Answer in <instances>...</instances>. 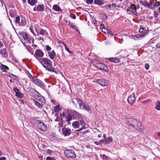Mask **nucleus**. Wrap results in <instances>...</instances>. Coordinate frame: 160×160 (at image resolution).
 <instances>
[{
	"instance_id": "nucleus-38",
	"label": "nucleus",
	"mask_w": 160,
	"mask_h": 160,
	"mask_svg": "<svg viewBox=\"0 0 160 160\" xmlns=\"http://www.w3.org/2000/svg\"><path fill=\"white\" fill-rule=\"evenodd\" d=\"M25 73L27 75L28 78L32 80L34 78L32 76V75L30 74V73L29 72L27 71L26 70L25 71Z\"/></svg>"
},
{
	"instance_id": "nucleus-52",
	"label": "nucleus",
	"mask_w": 160,
	"mask_h": 160,
	"mask_svg": "<svg viewBox=\"0 0 160 160\" xmlns=\"http://www.w3.org/2000/svg\"><path fill=\"white\" fill-rule=\"evenodd\" d=\"M70 17L73 19H75L76 18V16L74 14H71L70 15Z\"/></svg>"
},
{
	"instance_id": "nucleus-4",
	"label": "nucleus",
	"mask_w": 160,
	"mask_h": 160,
	"mask_svg": "<svg viewBox=\"0 0 160 160\" xmlns=\"http://www.w3.org/2000/svg\"><path fill=\"white\" fill-rule=\"evenodd\" d=\"M93 65L97 68L101 70H103L106 72L109 71V69L105 64L101 63H97L96 62V63L93 64Z\"/></svg>"
},
{
	"instance_id": "nucleus-3",
	"label": "nucleus",
	"mask_w": 160,
	"mask_h": 160,
	"mask_svg": "<svg viewBox=\"0 0 160 160\" xmlns=\"http://www.w3.org/2000/svg\"><path fill=\"white\" fill-rule=\"evenodd\" d=\"M65 156L68 158H74L76 157V155L73 150L72 149H66L64 151Z\"/></svg>"
},
{
	"instance_id": "nucleus-13",
	"label": "nucleus",
	"mask_w": 160,
	"mask_h": 160,
	"mask_svg": "<svg viewBox=\"0 0 160 160\" xmlns=\"http://www.w3.org/2000/svg\"><path fill=\"white\" fill-rule=\"evenodd\" d=\"M96 82L102 86H106L108 84L107 81L103 79H97Z\"/></svg>"
},
{
	"instance_id": "nucleus-53",
	"label": "nucleus",
	"mask_w": 160,
	"mask_h": 160,
	"mask_svg": "<svg viewBox=\"0 0 160 160\" xmlns=\"http://www.w3.org/2000/svg\"><path fill=\"white\" fill-rule=\"evenodd\" d=\"M145 68L146 70H148L149 68V65L148 63H146L145 65Z\"/></svg>"
},
{
	"instance_id": "nucleus-6",
	"label": "nucleus",
	"mask_w": 160,
	"mask_h": 160,
	"mask_svg": "<svg viewBox=\"0 0 160 160\" xmlns=\"http://www.w3.org/2000/svg\"><path fill=\"white\" fill-rule=\"evenodd\" d=\"M32 81L35 84L41 88H43L45 87V85L42 81L36 78H34Z\"/></svg>"
},
{
	"instance_id": "nucleus-31",
	"label": "nucleus",
	"mask_w": 160,
	"mask_h": 160,
	"mask_svg": "<svg viewBox=\"0 0 160 160\" xmlns=\"http://www.w3.org/2000/svg\"><path fill=\"white\" fill-rule=\"evenodd\" d=\"M108 59L111 62L116 63L118 62H120V60L116 57L110 58H108Z\"/></svg>"
},
{
	"instance_id": "nucleus-49",
	"label": "nucleus",
	"mask_w": 160,
	"mask_h": 160,
	"mask_svg": "<svg viewBox=\"0 0 160 160\" xmlns=\"http://www.w3.org/2000/svg\"><path fill=\"white\" fill-rule=\"evenodd\" d=\"M105 8L108 10H110L111 9V6L110 5H108L106 4L105 5Z\"/></svg>"
},
{
	"instance_id": "nucleus-40",
	"label": "nucleus",
	"mask_w": 160,
	"mask_h": 160,
	"mask_svg": "<svg viewBox=\"0 0 160 160\" xmlns=\"http://www.w3.org/2000/svg\"><path fill=\"white\" fill-rule=\"evenodd\" d=\"M60 109V106L59 105H57L54 108V111L55 112H58Z\"/></svg>"
},
{
	"instance_id": "nucleus-26",
	"label": "nucleus",
	"mask_w": 160,
	"mask_h": 160,
	"mask_svg": "<svg viewBox=\"0 0 160 160\" xmlns=\"http://www.w3.org/2000/svg\"><path fill=\"white\" fill-rule=\"evenodd\" d=\"M52 10L56 11L61 12L62 11V9L57 5H54L52 7Z\"/></svg>"
},
{
	"instance_id": "nucleus-36",
	"label": "nucleus",
	"mask_w": 160,
	"mask_h": 160,
	"mask_svg": "<svg viewBox=\"0 0 160 160\" xmlns=\"http://www.w3.org/2000/svg\"><path fill=\"white\" fill-rule=\"evenodd\" d=\"M34 103L35 105L39 108H42V105L40 103L37 101L34 100Z\"/></svg>"
},
{
	"instance_id": "nucleus-63",
	"label": "nucleus",
	"mask_w": 160,
	"mask_h": 160,
	"mask_svg": "<svg viewBox=\"0 0 160 160\" xmlns=\"http://www.w3.org/2000/svg\"><path fill=\"white\" fill-rule=\"evenodd\" d=\"M6 158L5 157H3L0 158V160H6Z\"/></svg>"
},
{
	"instance_id": "nucleus-62",
	"label": "nucleus",
	"mask_w": 160,
	"mask_h": 160,
	"mask_svg": "<svg viewBox=\"0 0 160 160\" xmlns=\"http://www.w3.org/2000/svg\"><path fill=\"white\" fill-rule=\"evenodd\" d=\"M65 50L67 51L69 53H71V51L67 47L65 48Z\"/></svg>"
},
{
	"instance_id": "nucleus-44",
	"label": "nucleus",
	"mask_w": 160,
	"mask_h": 160,
	"mask_svg": "<svg viewBox=\"0 0 160 160\" xmlns=\"http://www.w3.org/2000/svg\"><path fill=\"white\" fill-rule=\"evenodd\" d=\"M145 29L146 28H140L139 29V32L140 33H143L145 31H146Z\"/></svg>"
},
{
	"instance_id": "nucleus-42",
	"label": "nucleus",
	"mask_w": 160,
	"mask_h": 160,
	"mask_svg": "<svg viewBox=\"0 0 160 160\" xmlns=\"http://www.w3.org/2000/svg\"><path fill=\"white\" fill-rule=\"evenodd\" d=\"M160 5V3L159 2H157L156 1L154 2L153 7H152L153 8L154 7H157L158 6H159Z\"/></svg>"
},
{
	"instance_id": "nucleus-14",
	"label": "nucleus",
	"mask_w": 160,
	"mask_h": 160,
	"mask_svg": "<svg viewBox=\"0 0 160 160\" xmlns=\"http://www.w3.org/2000/svg\"><path fill=\"white\" fill-rule=\"evenodd\" d=\"M136 6L133 4H132L131 5V7L129 8V9H128V11H129L132 12L133 14L136 16H137V12L136 11Z\"/></svg>"
},
{
	"instance_id": "nucleus-54",
	"label": "nucleus",
	"mask_w": 160,
	"mask_h": 160,
	"mask_svg": "<svg viewBox=\"0 0 160 160\" xmlns=\"http://www.w3.org/2000/svg\"><path fill=\"white\" fill-rule=\"evenodd\" d=\"M102 158L104 160H107L108 159V157L105 155H102Z\"/></svg>"
},
{
	"instance_id": "nucleus-57",
	"label": "nucleus",
	"mask_w": 160,
	"mask_h": 160,
	"mask_svg": "<svg viewBox=\"0 0 160 160\" xmlns=\"http://www.w3.org/2000/svg\"><path fill=\"white\" fill-rule=\"evenodd\" d=\"M156 47V48L160 49V42L157 44Z\"/></svg>"
},
{
	"instance_id": "nucleus-17",
	"label": "nucleus",
	"mask_w": 160,
	"mask_h": 160,
	"mask_svg": "<svg viewBox=\"0 0 160 160\" xmlns=\"http://www.w3.org/2000/svg\"><path fill=\"white\" fill-rule=\"evenodd\" d=\"M71 132V129L69 128H63L62 129V133L65 136L70 135Z\"/></svg>"
},
{
	"instance_id": "nucleus-50",
	"label": "nucleus",
	"mask_w": 160,
	"mask_h": 160,
	"mask_svg": "<svg viewBox=\"0 0 160 160\" xmlns=\"http://www.w3.org/2000/svg\"><path fill=\"white\" fill-rule=\"evenodd\" d=\"M46 160H56L55 158H51L48 157L46 158Z\"/></svg>"
},
{
	"instance_id": "nucleus-19",
	"label": "nucleus",
	"mask_w": 160,
	"mask_h": 160,
	"mask_svg": "<svg viewBox=\"0 0 160 160\" xmlns=\"http://www.w3.org/2000/svg\"><path fill=\"white\" fill-rule=\"evenodd\" d=\"M31 92H32L31 93L32 94L33 97L36 99L38 98V97L41 95L36 90L32 89L30 90Z\"/></svg>"
},
{
	"instance_id": "nucleus-48",
	"label": "nucleus",
	"mask_w": 160,
	"mask_h": 160,
	"mask_svg": "<svg viewBox=\"0 0 160 160\" xmlns=\"http://www.w3.org/2000/svg\"><path fill=\"white\" fill-rule=\"evenodd\" d=\"M104 29L105 30H106V33H107L108 34H109L112 35H114V34L110 30H109L107 29H106L105 28H104Z\"/></svg>"
},
{
	"instance_id": "nucleus-24",
	"label": "nucleus",
	"mask_w": 160,
	"mask_h": 160,
	"mask_svg": "<svg viewBox=\"0 0 160 160\" xmlns=\"http://www.w3.org/2000/svg\"><path fill=\"white\" fill-rule=\"evenodd\" d=\"M149 32V30H146V31H145V32L143 33H142L140 34H138L139 39L147 36Z\"/></svg>"
},
{
	"instance_id": "nucleus-11",
	"label": "nucleus",
	"mask_w": 160,
	"mask_h": 160,
	"mask_svg": "<svg viewBox=\"0 0 160 160\" xmlns=\"http://www.w3.org/2000/svg\"><path fill=\"white\" fill-rule=\"evenodd\" d=\"M136 99L134 93L129 95L127 98L128 103L132 105L135 101Z\"/></svg>"
},
{
	"instance_id": "nucleus-37",
	"label": "nucleus",
	"mask_w": 160,
	"mask_h": 160,
	"mask_svg": "<svg viewBox=\"0 0 160 160\" xmlns=\"http://www.w3.org/2000/svg\"><path fill=\"white\" fill-rule=\"evenodd\" d=\"M9 77L15 80H16L18 79L17 77L12 73L10 74Z\"/></svg>"
},
{
	"instance_id": "nucleus-21",
	"label": "nucleus",
	"mask_w": 160,
	"mask_h": 160,
	"mask_svg": "<svg viewBox=\"0 0 160 160\" xmlns=\"http://www.w3.org/2000/svg\"><path fill=\"white\" fill-rule=\"evenodd\" d=\"M48 53L50 58L51 60H53L55 57L56 56V53L53 50L51 52H48Z\"/></svg>"
},
{
	"instance_id": "nucleus-55",
	"label": "nucleus",
	"mask_w": 160,
	"mask_h": 160,
	"mask_svg": "<svg viewBox=\"0 0 160 160\" xmlns=\"http://www.w3.org/2000/svg\"><path fill=\"white\" fill-rule=\"evenodd\" d=\"M100 26L101 27H102V28L103 29V30H102V32H104L105 33H106V30H104V28H105L103 27H104V25L103 24H101Z\"/></svg>"
},
{
	"instance_id": "nucleus-61",
	"label": "nucleus",
	"mask_w": 160,
	"mask_h": 160,
	"mask_svg": "<svg viewBox=\"0 0 160 160\" xmlns=\"http://www.w3.org/2000/svg\"><path fill=\"white\" fill-rule=\"evenodd\" d=\"M89 132L88 131V130H87V131H84L83 132H82V134L83 135H84V134H86V133H87V132Z\"/></svg>"
},
{
	"instance_id": "nucleus-1",
	"label": "nucleus",
	"mask_w": 160,
	"mask_h": 160,
	"mask_svg": "<svg viewBox=\"0 0 160 160\" xmlns=\"http://www.w3.org/2000/svg\"><path fill=\"white\" fill-rule=\"evenodd\" d=\"M126 121L127 124L135 129L141 132L143 131L144 128L142 125L141 123L138 120L134 118H128L126 119Z\"/></svg>"
},
{
	"instance_id": "nucleus-27",
	"label": "nucleus",
	"mask_w": 160,
	"mask_h": 160,
	"mask_svg": "<svg viewBox=\"0 0 160 160\" xmlns=\"http://www.w3.org/2000/svg\"><path fill=\"white\" fill-rule=\"evenodd\" d=\"M37 100L41 102H43L44 103H46V101L45 98L41 95L38 97V98Z\"/></svg>"
},
{
	"instance_id": "nucleus-29",
	"label": "nucleus",
	"mask_w": 160,
	"mask_h": 160,
	"mask_svg": "<svg viewBox=\"0 0 160 160\" xmlns=\"http://www.w3.org/2000/svg\"><path fill=\"white\" fill-rule=\"evenodd\" d=\"M120 55L122 58H124L127 56V52L125 50H122L119 52Z\"/></svg>"
},
{
	"instance_id": "nucleus-9",
	"label": "nucleus",
	"mask_w": 160,
	"mask_h": 160,
	"mask_svg": "<svg viewBox=\"0 0 160 160\" xmlns=\"http://www.w3.org/2000/svg\"><path fill=\"white\" fill-rule=\"evenodd\" d=\"M146 0L143 1L142 0H140V2L142 6L149 9H153V8L152 7V2H150V3L146 1Z\"/></svg>"
},
{
	"instance_id": "nucleus-60",
	"label": "nucleus",
	"mask_w": 160,
	"mask_h": 160,
	"mask_svg": "<svg viewBox=\"0 0 160 160\" xmlns=\"http://www.w3.org/2000/svg\"><path fill=\"white\" fill-rule=\"evenodd\" d=\"M30 30L31 31V32L34 34L35 35V34L34 32V30H33V29L31 28H30Z\"/></svg>"
},
{
	"instance_id": "nucleus-16",
	"label": "nucleus",
	"mask_w": 160,
	"mask_h": 160,
	"mask_svg": "<svg viewBox=\"0 0 160 160\" xmlns=\"http://www.w3.org/2000/svg\"><path fill=\"white\" fill-rule=\"evenodd\" d=\"M35 55L38 57H42L44 53L40 49H37L35 53Z\"/></svg>"
},
{
	"instance_id": "nucleus-23",
	"label": "nucleus",
	"mask_w": 160,
	"mask_h": 160,
	"mask_svg": "<svg viewBox=\"0 0 160 160\" xmlns=\"http://www.w3.org/2000/svg\"><path fill=\"white\" fill-rule=\"evenodd\" d=\"M113 141V138L111 136H109L106 138L105 140L104 144H108L111 143Z\"/></svg>"
},
{
	"instance_id": "nucleus-2",
	"label": "nucleus",
	"mask_w": 160,
	"mask_h": 160,
	"mask_svg": "<svg viewBox=\"0 0 160 160\" xmlns=\"http://www.w3.org/2000/svg\"><path fill=\"white\" fill-rule=\"evenodd\" d=\"M40 62L46 70L50 72H56L55 69L52 66V62L49 59L45 58H42Z\"/></svg>"
},
{
	"instance_id": "nucleus-22",
	"label": "nucleus",
	"mask_w": 160,
	"mask_h": 160,
	"mask_svg": "<svg viewBox=\"0 0 160 160\" xmlns=\"http://www.w3.org/2000/svg\"><path fill=\"white\" fill-rule=\"evenodd\" d=\"M36 31L38 32L37 30H36ZM39 31L40 32L39 33L37 32L38 35H39V34L42 35H47L48 34L47 31L41 28H40Z\"/></svg>"
},
{
	"instance_id": "nucleus-47",
	"label": "nucleus",
	"mask_w": 160,
	"mask_h": 160,
	"mask_svg": "<svg viewBox=\"0 0 160 160\" xmlns=\"http://www.w3.org/2000/svg\"><path fill=\"white\" fill-rule=\"evenodd\" d=\"M51 48L49 45H47L46 46V49L47 51L50 52V51L51 50Z\"/></svg>"
},
{
	"instance_id": "nucleus-18",
	"label": "nucleus",
	"mask_w": 160,
	"mask_h": 160,
	"mask_svg": "<svg viewBox=\"0 0 160 160\" xmlns=\"http://www.w3.org/2000/svg\"><path fill=\"white\" fill-rule=\"evenodd\" d=\"M20 18L19 16H17L15 20V22L16 24H18L19 25H22V26L25 25V24L23 22V21L22 20V18L21 19V22H20Z\"/></svg>"
},
{
	"instance_id": "nucleus-34",
	"label": "nucleus",
	"mask_w": 160,
	"mask_h": 160,
	"mask_svg": "<svg viewBox=\"0 0 160 160\" xmlns=\"http://www.w3.org/2000/svg\"><path fill=\"white\" fill-rule=\"evenodd\" d=\"M81 100V99H80L78 98H73L72 99V102L74 105L76 106V104L75 102L76 101H77V103H78V102H79V101L80 102Z\"/></svg>"
},
{
	"instance_id": "nucleus-5",
	"label": "nucleus",
	"mask_w": 160,
	"mask_h": 160,
	"mask_svg": "<svg viewBox=\"0 0 160 160\" xmlns=\"http://www.w3.org/2000/svg\"><path fill=\"white\" fill-rule=\"evenodd\" d=\"M37 121L38 122L37 126L39 129L44 132L47 131V125L40 120H37Z\"/></svg>"
},
{
	"instance_id": "nucleus-59",
	"label": "nucleus",
	"mask_w": 160,
	"mask_h": 160,
	"mask_svg": "<svg viewBox=\"0 0 160 160\" xmlns=\"http://www.w3.org/2000/svg\"><path fill=\"white\" fill-rule=\"evenodd\" d=\"M99 142H100L101 144H102V143H103L104 144V143H105V140H101L99 141Z\"/></svg>"
},
{
	"instance_id": "nucleus-46",
	"label": "nucleus",
	"mask_w": 160,
	"mask_h": 160,
	"mask_svg": "<svg viewBox=\"0 0 160 160\" xmlns=\"http://www.w3.org/2000/svg\"><path fill=\"white\" fill-rule=\"evenodd\" d=\"M72 118L71 115L69 114H68V115L67 117V121H70L72 120Z\"/></svg>"
},
{
	"instance_id": "nucleus-15",
	"label": "nucleus",
	"mask_w": 160,
	"mask_h": 160,
	"mask_svg": "<svg viewBox=\"0 0 160 160\" xmlns=\"http://www.w3.org/2000/svg\"><path fill=\"white\" fill-rule=\"evenodd\" d=\"M13 90L15 92L16 96L19 98H22L23 94L19 91V89L16 87L13 88Z\"/></svg>"
},
{
	"instance_id": "nucleus-25",
	"label": "nucleus",
	"mask_w": 160,
	"mask_h": 160,
	"mask_svg": "<svg viewBox=\"0 0 160 160\" xmlns=\"http://www.w3.org/2000/svg\"><path fill=\"white\" fill-rule=\"evenodd\" d=\"M9 14L10 16L12 18H14L17 16L16 12L14 10H10L9 11Z\"/></svg>"
},
{
	"instance_id": "nucleus-58",
	"label": "nucleus",
	"mask_w": 160,
	"mask_h": 160,
	"mask_svg": "<svg viewBox=\"0 0 160 160\" xmlns=\"http://www.w3.org/2000/svg\"><path fill=\"white\" fill-rule=\"evenodd\" d=\"M47 152L49 154H51L52 152V150L48 149L47 150Z\"/></svg>"
},
{
	"instance_id": "nucleus-56",
	"label": "nucleus",
	"mask_w": 160,
	"mask_h": 160,
	"mask_svg": "<svg viewBox=\"0 0 160 160\" xmlns=\"http://www.w3.org/2000/svg\"><path fill=\"white\" fill-rule=\"evenodd\" d=\"M94 143L95 144H96V145H101V144L100 143V142H99V141H95V142H94Z\"/></svg>"
},
{
	"instance_id": "nucleus-20",
	"label": "nucleus",
	"mask_w": 160,
	"mask_h": 160,
	"mask_svg": "<svg viewBox=\"0 0 160 160\" xmlns=\"http://www.w3.org/2000/svg\"><path fill=\"white\" fill-rule=\"evenodd\" d=\"M0 54L3 58H6L8 56V54L6 51V48L1 49L0 51Z\"/></svg>"
},
{
	"instance_id": "nucleus-45",
	"label": "nucleus",
	"mask_w": 160,
	"mask_h": 160,
	"mask_svg": "<svg viewBox=\"0 0 160 160\" xmlns=\"http://www.w3.org/2000/svg\"><path fill=\"white\" fill-rule=\"evenodd\" d=\"M155 108L158 110H160V102H159L157 104Z\"/></svg>"
},
{
	"instance_id": "nucleus-51",
	"label": "nucleus",
	"mask_w": 160,
	"mask_h": 160,
	"mask_svg": "<svg viewBox=\"0 0 160 160\" xmlns=\"http://www.w3.org/2000/svg\"><path fill=\"white\" fill-rule=\"evenodd\" d=\"M93 0H86V2L88 4H91L92 3Z\"/></svg>"
},
{
	"instance_id": "nucleus-28",
	"label": "nucleus",
	"mask_w": 160,
	"mask_h": 160,
	"mask_svg": "<svg viewBox=\"0 0 160 160\" xmlns=\"http://www.w3.org/2000/svg\"><path fill=\"white\" fill-rule=\"evenodd\" d=\"M94 3L99 6L102 5L104 4L103 1L101 0H94Z\"/></svg>"
},
{
	"instance_id": "nucleus-8",
	"label": "nucleus",
	"mask_w": 160,
	"mask_h": 160,
	"mask_svg": "<svg viewBox=\"0 0 160 160\" xmlns=\"http://www.w3.org/2000/svg\"><path fill=\"white\" fill-rule=\"evenodd\" d=\"M80 125L81 126L83 127H84L85 125L84 121L82 119L80 120L79 122H74L72 124V126L74 128H78L80 127Z\"/></svg>"
},
{
	"instance_id": "nucleus-39",
	"label": "nucleus",
	"mask_w": 160,
	"mask_h": 160,
	"mask_svg": "<svg viewBox=\"0 0 160 160\" xmlns=\"http://www.w3.org/2000/svg\"><path fill=\"white\" fill-rule=\"evenodd\" d=\"M68 25L70 27H71L72 28L75 29L77 31H78V30L75 28L76 27L73 24V23L70 22L69 21V23L68 24Z\"/></svg>"
},
{
	"instance_id": "nucleus-32",
	"label": "nucleus",
	"mask_w": 160,
	"mask_h": 160,
	"mask_svg": "<svg viewBox=\"0 0 160 160\" xmlns=\"http://www.w3.org/2000/svg\"><path fill=\"white\" fill-rule=\"evenodd\" d=\"M0 68L1 70L3 71H6L7 70L9 69V68L8 67L2 64L1 65Z\"/></svg>"
},
{
	"instance_id": "nucleus-33",
	"label": "nucleus",
	"mask_w": 160,
	"mask_h": 160,
	"mask_svg": "<svg viewBox=\"0 0 160 160\" xmlns=\"http://www.w3.org/2000/svg\"><path fill=\"white\" fill-rule=\"evenodd\" d=\"M28 2L31 5L34 6L37 2V0H28Z\"/></svg>"
},
{
	"instance_id": "nucleus-12",
	"label": "nucleus",
	"mask_w": 160,
	"mask_h": 160,
	"mask_svg": "<svg viewBox=\"0 0 160 160\" xmlns=\"http://www.w3.org/2000/svg\"><path fill=\"white\" fill-rule=\"evenodd\" d=\"M44 6L43 4L38 5L35 6L33 9L34 11L43 12L44 10Z\"/></svg>"
},
{
	"instance_id": "nucleus-35",
	"label": "nucleus",
	"mask_w": 160,
	"mask_h": 160,
	"mask_svg": "<svg viewBox=\"0 0 160 160\" xmlns=\"http://www.w3.org/2000/svg\"><path fill=\"white\" fill-rule=\"evenodd\" d=\"M24 40L27 41V40L28 39L29 37V35L27 33H23L22 34Z\"/></svg>"
},
{
	"instance_id": "nucleus-43",
	"label": "nucleus",
	"mask_w": 160,
	"mask_h": 160,
	"mask_svg": "<svg viewBox=\"0 0 160 160\" xmlns=\"http://www.w3.org/2000/svg\"><path fill=\"white\" fill-rule=\"evenodd\" d=\"M132 38L135 40H138L139 39V38L138 37V34L132 35Z\"/></svg>"
},
{
	"instance_id": "nucleus-7",
	"label": "nucleus",
	"mask_w": 160,
	"mask_h": 160,
	"mask_svg": "<svg viewBox=\"0 0 160 160\" xmlns=\"http://www.w3.org/2000/svg\"><path fill=\"white\" fill-rule=\"evenodd\" d=\"M78 104L80 109H84L87 111H90L89 106L85 103L82 102V100L80 102H78Z\"/></svg>"
},
{
	"instance_id": "nucleus-64",
	"label": "nucleus",
	"mask_w": 160,
	"mask_h": 160,
	"mask_svg": "<svg viewBox=\"0 0 160 160\" xmlns=\"http://www.w3.org/2000/svg\"><path fill=\"white\" fill-rule=\"evenodd\" d=\"M154 15L155 16V17H157V16L158 15V12L156 11L154 12Z\"/></svg>"
},
{
	"instance_id": "nucleus-41",
	"label": "nucleus",
	"mask_w": 160,
	"mask_h": 160,
	"mask_svg": "<svg viewBox=\"0 0 160 160\" xmlns=\"http://www.w3.org/2000/svg\"><path fill=\"white\" fill-rule=\"evenodd\" d=\"M34 40L33 38L30 37H29L28 39L27 40V41L30 43H31V42H32V43H33L34 42Z\"/></svg>"
},
{
	"instance_id": "nucleus-10",
	"label": "nucleus",
	"mask_w": 160,
	"mask_h": 160,
	"mask_svg": "<svg viewBox=\"0 0 160 160\" xmlns=\"http://www.w3.org/2000/svg\"><path fill=\"white\" fill-rule=\"evenodd\" d=\"M70 113L74 117L78 119H82V116L78 112L73 110H71L70 111Z\"/></svg>"
},
{
	"instance_id": "nucleus-30",
	"label": "nucleus",
	"mask_w": 160,
	"mask_h": 160,
	"mask_svg": "<svg viewBox=\"0 0 160 160\" xmlns=\"http://www.w3.org/2000/svg\"><path fill=\"white\" fill-rule=\"evenodd\" d=\"M99 17L100 19L106 20L107 19V15L106 14L102 13L99 14Z\"/></svg>"
}]
</instances>
